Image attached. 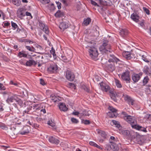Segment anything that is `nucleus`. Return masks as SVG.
<instances>
[{"instance_id": "obj_1", "label": "nucleus", "mask_w": 151, "mask_h": 151, "mask_svg": "<svg viewBox=\"0 0 151 151\" xmlns=\"http://www.w3.org/2000/svg\"><path fill=\"white\" fill-rule=\"evenodd\" d=\"M93 41H92L88 43V47L89 55L93 60H96L98 55L97 50L94 47L95 45L94 43H93Z\"/></svg>"}, {"instance_id": "obj_2", "label": "nucleus", "mask_w": 151, "mask_h": 151, "mask_svg": "<svg viewBox=\"0 0 151 151\" xmlns=\"http://www.w3.org/2000/svg\"><path fill=\"white\" fill-rule=\"evenodd\" d=\"M108 41L107 40H104L103 42V43L100 47L99 50L102 53H109L112 51L111 48V46L110 44L108 43Z\"/></svg>"}, {"instance_id": "obj_3", "label": "nucleus", "mask_w": 151, "mask_h": 151, "mask_svg": "<svg viewBox=\"0 0 151 151\" xmlns=\"http://www.w3.org/2000/svg\"><path fill=\"white\" fill-rule=\"evenodd\" d=\"M121 144H119V145L113 142H111L110 144L106 145V149L107 150H109L110 149H112L115 151H122L120 147Z\"/></svg>"}, {"instance_id": "obj_4", "label": "nucleus", "mask_w": 151, "mask_h": 151, "mask_svg": "<svg viewBox=\"0 0 151 151\" xmlns=\"http://www.w3.org/2000/svg\"><path fill=\"white\" fill-rule=\"evenodd\" d=\"M119 76H121V78L123 81H125L126 83H130L131 80L130 76V72L129 70H127L123 72L121 75L119 74Z\"/></svg>"}, {"instance_id": "obj_5", "label": "nucleus", "mask_w": 151, "mask_h": 151, "mask_svg": "<svg viewBox=\"0 0 151 151\" xmlns=\"http://www.w3.org/2000/svg\"><path fill=\"white\" fill-rule=\"evenodd\" d=\"M124 120L130 124L132 128L134 125L137 124L136 119L134 116L129 115L128 116L125 117L124 118Z\"/></svg>"}, {"instance_id": "obj_6", "label": "nucleus", "mask_w": 151, "mask_h": 151, "mask_svg": "<svg viewBox=\"0 0 151 151\" xmlns=\"http://www.w3.org/2000/svg\"><path fill=\"white\" fill-rule=\"evenodd\" d=\"M65 77L67 79L70 81H73L75 78L74 74L69 70H67L66 71Z\"/></svg>"}, {"instance_id": "obj_7", "label": "nucleus", "mask_w": 151, "mask_h": 151, "mask_svg": "<svg viewBox=\"0 0 151 151\" xmlns=\"http://www.w3.org/2000/svg\"><path fill=\"white\" fill-rule=\"evenodd\" d=\"M18 99V98L16 95L12 94L10 95V102L13 103L12 105L15 108L17 106L16 102Z\"/></svg>"}, {"instance_id": "obj_8", "label": "nucleus", "mask_w": 151, "mask_h": 151, "mask_svg": "<svg viewBox=\"0 0 151 151\" xmlns=\"http://www.w3.org/2000/svg\"><path fill=\"white\" fill-rule=\"evenodd\" d=\"M39 26L41 29L46 34L48 35L49 31L47 27L42 21L39 22Z\"/></svg>"}, {"instance_id": "obj_9", "label": "nucleus", "mask_w": 151, "mask_h": 151, "mask_svg": "<svg viewBox=\"0 0 151 151\" xmlns=\"http://www.w3.org/2000/svg\"><path fill=\"white\" fill-rule=\"evenodd\" d=\"M58 69V66L55 64H52L48 68V71L50 73H53L56 72Z\"/></svg>"}, {"instance_id": "obj_10", "label": "nucleus", "mask_w": 151, "mask_h": 151, "mask_svg": "<svg viewBox=\"0 0 151 151\" xmlns=\"http://www.w3.org/2000/svg\"><path fill=\"white\" fill-rule=\"evenodd\" d=\"M99 84L101 89L103 91L107 92L110 89V87L109 85L103 82H101Z\"/></svg>"}, {"instance_id": "obj_11", "label": "nucleus", "mask_w": 151, "mask_h": 151, "mask_svg": "<svg viewBox=\"0 0 151 151\" xmlns=\"http://www.w3.org/2000/svg\"><path fill=\"white\" fill-rule=\"evenodd\" d=\"M142 75V74H134L132 76V79L134 83L137 82L140 78V77Z\"/></svg>"}, {"instance_id": "obj_12", "label": "nucleus", "mask_w": 151, "mask_h": 151, "mask_svg": "<svg viewBox=\"0 0 151 151\" xmlns=\"http://www.w3.org/2000/svg\"><path fill=\"white\" fill-rule=\"evenodd\" d=\"M11 111L10 110V118H11V119H10V121H11L13 123V124H21V123H18L17 124L16 123L17 121V117L15 115H14V114H12L10 112Z\"/></svg>"}, {"instance_id": "obj_13", "label": "nucleus", "mask_w": 151, "mask_h": 151, "mask_svg": "<svg viewBox=\"0 0 151 151\" xmlns=\"http://www.w3.org/2000/svg\"><path fill=\"white\" fill-rule=\"evenodd\" d=\"M109 56L110 57L109 58V59L108 60V62L110 63H114L116 62L117 63L119 61V60L116 58L113 55H110Z\"/></svg>"}, {"instance_id": "obj_14", "label": "nucleus", "mask_w": 151, "mask_h": 151, "mask_svg": "<svg viewBox=\"0 0 151 151\" xmlns=\"http://www.w3.org/2000/svg\"><path fill=\"white\" fill-rule=\"evenodd\" d=\"M17 16L19 18H22L25 16V14L23 8L19 9L17 11Z\"/></svg>"}, {"instance_id": "obj_15", "label": "nucleus", "mask_w": 151, "mask_h": 151, "mask_svg": "<svg viewBox=\"0 0 151 151\" xmlns=\"http://www.w3.org/2000/svg\"><path fill=\"white\" fill-rule=\"evenodd\" d=\"M133 128L135 129L138 130L142 131L145 132H147L145 128L139 125H137V124H136L135 125H134Z\"/></svg>"}, {"instance_id": "obj_16", "label": "nucleus", "mask_w": 151, "mask_h": 151, "mask_svg": "<svg viewBox=\"0 0 151 151\" xmlns=\"http://www.w3.org/2000/svg\"><path fill=\"white\" fill-rule=\"evenodd\" d=\"M58 106L59 108L61 111L65 112L67 111L68 108L65 103H60Z\"/></svg>"}, {"instance_id": "obj_17", "label": "nucleus", "mask_w": 151, "mask_h": 151, "mask_svg": "<svg viewBox=\"0 0 151 151\" xmlns=\"http://www.w3.org/2000/svg\"><path fill=\"white\" fill-rule=\"evenodd\" d=\"M123 56L127 60H130L132 58L133 55L129 52H124L122 54Z\"/></svg>"}, {"instance_id": "obj_18", "label": "nucleus", "mask_w": 151, "mask_h": 151, "mask_svg": "<svg viewBox=\"0 0 151 151\" xmlns=\"http://www.w3.org/2000/svg\"><path fill=\"white\" fill-rule=\"evenodd\" d=\"M49 141L50 142L56 145L58 144L60 142L59 140L52 136H50L49 137Z\"/></svg>"}, {"instance_id": "obj_19", "label": "nucleus", "mask_w": 151, "mask_h": 151, "mask_svg": "<svg viewBox=\"0 0 151 151\" xmlns=\"http://www.w3.org/2000/svg\"><path fill=\"white\" fill-rule=\"evenodd\" d=\"M111 63L108 64L107 66L108 70L110 72H113L114 70L115 66L114 65V63Z\"/></svg>"}, {"instance_id": "obj_20", "label": "nucleus", "mask_w": 151, "mask_h": 151, "mask_svg": "<svg viewBox=\"0 0 151 151\" xmlns=\"http://www.w3.org/2000/svg\"><path fill=\"white\" fill-rule=\"evenodd\" d=\"M68 27V26L64 22H62L59 25V28L62 31H63L65 29Z\"/></svg>"}, {"instance_id": "obj_21", "label": "nucleus", "mask_w": 151, "mask_h": 151, "mask_svg": "<svg viewBox=\"0 0 151 151\" xmlns=\"http://www.w3.org/2000/svg\"><path fill=\"white\" fill-rule=\"evenodd\" d=\"M124 100L127 101L129 104L133 105V101L130 96L127 95H125L124 96Z\"/></svg>"}, {"instance_id": "obj_22", "label": "nucleus", "mask_w": 151, "mask_h": 151, "mask_svg": "<svg viewBox=\"0 0 151 151\" xmlns=\"http://www.w3.org/2000/svg\"><path fill=\"white\" fill-rule=\"evenodd\" d=\"M97 131L99 135H101L104 139L106 138L107 134L104 131L99 129H97Z\"/></svg>"}, {"instance_id": "obj_23", "label": "nucleus", "mask_w": 151, "mask_h": 151, "mask_svg": "<svg viewBox=\"0 0 151 151\" xmlns=\"http://www.w3.org/2000/svg\"><path fill=\"white\" fill-rule=\"evenodd\" d=\"M131 18L136 22H138L139 21V16L136 14H132L131 16Z\"/></svg>"}, {"instance_id": "obj_24", "label": "nucleus", "mask_w": 151, "mask_h": 151, "mask_svg": "<svg viewBox=\"0 0 151 151\" xmlns=\"http://www.w3.org/2000/svg\"><path fill=\"white\" fill-rule=\"evenodd\" d=\"M37 64V63L34 60H30L26 62V65L27 66H30L32 65H36Z\"/></svg>"}, {"instance_id": "obj_25", "label": "nucleus", "mask_w": 151, "mask_h": 151, "mask_svg": "<svg viewBox=\"0 0 151 151\" xmlns=\"http://www.w3.org/2000/svg\"><path fill=\"white\" fill-rule=\"evenodd\" d=\"M143 71L144 73L148 75L150 74V69L148 66H145L143 68Z\"/></svg>"}, {"instance_id": "obj_26", "label": "nucleus", "mask_w": 151, "mask_h": 151, "mask_svg": "<svg viewBox=\"0 0 151 151\" xmlns=\"http://www.w3.org/2000/svg\"><path fill=\"white\" fill-rule=\"evenodd\" d=\"M63 12H61L60 11L58 10L55 14V16L57 17H62L64 16Z\"/></svg>"}, {"instance_id": "obj_27", "label": "nucleus", "mask_w": 151, "mask_h": 151, "mask_svg": "<svg viewBox=\"0 0 151 151\" xmlns=\"http://www.w3.org/2000/svg\"><path fill=\"white\" fill-rule=\"evenodd\" d=\"M128 33L127 30L125 29H122L120 32V35L123 37H124L127 35Z\"/></svg>"}, {"instance_id": "obj_28", "label": "nucleus", "mask_w": 151, "mask_h": 151, "mask_svg": "<svg viewBox=\"0 0 151 151\" xmlns=\"http://www.w3.org/2000/svg\"><path fill=\"white\" fill-rule=\"evenodd\" d=\"M25 47L27 49V50H29L30 52H35V49L34 47L32 46H29L25 45Z\"/></svg>"}, {"instance_id": "obj_29", "label": "nucleus", "mask_w": 151, "mask_h": 151, "mask_svg": "<svg viewBox=\"0 0 151 151\" xmlns=\"http://www.w3.org/2000/svg\"><path fill=\"white\" fill-rule=\"evenodd\" d=\"M118 115V114L116 112H109L108 113V115L110 117L114 118V117H116Z\"/></svg>"}, {"instance_id": "obj_30", "label": "nucleus", "mask_w": 151, "mask_h": 151, "mask_svg": "<svg viewBox=\"0 0 151 151\" xmlns=\"http://www.w3.org/2000/svg\"><path fill=\"white\" fill-rule=\"evenodd\" d=\"M114 81L116 86L117 87L119 88H121L122 87V85L121 82L119 80L116 78H115L114 79Z\"/></svg>"}, {"instance_id": "obj_31", "label": "nucleus", "mask_w": 151, "mask_h": 151, "mask_svg": "<svg viewBox=\"0 0 151 151\" xmlns=\"http://www.w3.org/2000/svg\"><path fill=\"white\" fill-rule=\"evenodd\" d=\"M136 142L139 145H142L143 143V141L141 137H137L136 139Z\"/></svg>"}, {"instance_id": "obj_32", "label": "nucleus", "mask_w": 151, "mask_h": 151, "mask_svg": "<svg viewBox=\"0 0 151 151\" xmlns=\"http://www.w3.org/2000/svg\"><path fill=\"white\" fill-rule=\"evenodd\" d=\"M18 56L19 58H22V57L27 58V55L26 53H25L23 52H19Z\"/></svg>"}, {"instance_id": "obj_33", "label": "nucleus", "mask_w": 151, "mask_h": 151, "mask_svg": "<svg viewBox=\"0 0 151 151\" xmlns=\"http://www.w3.org/2000/svg\"><path fill=\"white\" fill-rule=\"evenodd\" d=\"M91 21V19L89 18H88L84 20L83 24L85 25H87L90 23Z\"/></svg>"}, {"instance_id": "obj_34", "label": "nucleus", "mask_w": 151, "mask_h": 151, "mask_svg": "<svg viewBox=\"0 0 151 151\" xmlns=\"http://www.w3.org/2000/svg\"><path fill=\"white\" fill-rule=\"evenodd\" d=\"M145 53L144 51H142V53L140 54V55L142 56V59L145 61L146 62H149V61L148 60L147 58L145 57V56L143 54V53Z\"/></svg>"}, {"instance_id": "obj_35", "label": "nucleus", "mask_w": 151, "mask_h": 151, "mask_svg": "<svg viewBox=\"0 0 151 151\" xmlns=\"http://www.w3.org/2000/svg\"><path fill=\"white\" fill-rule=\"evenodd\" d=\"M51 99L52 100L55 102H58L59 101V99L57 97L55 96H52V95L51 96Z\"/></svg>"}, {"instance_id": "obj_36", "label": "nucleus", "mask_w": 151, "mask_h": 151, "mask_svg": "<svg viewBox=\"0 0 151 151\" xmlns=\"http://www.w3.org/2000/svg\"><path fill=\"white\" fill-rule=\"evenodd\" d=\"M50 52L51 54L52 55L54 59L56 58V56L55 53V49L53 48V47H52L51 50H50Z\"/></svg>"}, {"instance_id": "obj_37", "label": "nucleus", "mask_w": 151, "mask_h": 151, "mask_svg": "<svg viewBox=\"0 0 151 151\" xmlns=\"http://www.w3.org/2000/svg\"><path fill=\"white\" fill-rule=\"evenodd\" d=\"M68 87L71 88H73L74 89H76L75 85L73 83H69L67 84Z\"/></svg>"}, {"instance_id": "obj_38", "label": "nucleus", "mask_w": 151, "mask_h": 151, "mask_svg": "<svg viewBox=\"0 0 151 151\" xmlns=\"http://www.w3.org/2000/svg\"><path fill=\"white\" fill-rule=\"evenodd\" d=\"M13 4L17 6H19L20 4L21 1L19 0H12Z\"/></svg>"}, {"instance_id": "obj_39", "label": "nucleus", "mask_w": 151, "mask_h": 151, "mask_svg": "<svg viewBox=\"0 0 151 151\" xmlns=\"http://www.w3.org/2000/svg\"><path fill=\"white\" fill-rule=\"evenodd\" d=\"M11 23L13 29L15 30L16 29L18 28V26L16 23L12 21Z\"/></svg>"}, {"instance_id": "obj_40", "label": "nucleus", "mask_w": 151, "mask_h": 151, "mask_svg": "<svg viewBox=\"0 0 151 151\" xmlns=\"http://www.w3.org/2000/svg\"><path fill=\"white\" fill-rule=\"evenodd\" d=\"M149 78L148 77L146 76L145 77L143 81V83L144 85H146L148 82Z\"/></svg>"}, {"instance_id": "obj_41", "label": "nucleus", "mask_w": 151, "mask_h": 151, "mask_svg": "<svg viewBox=\"0 0 151 151\" xmlns=\"http://www.w3.org/2000/svg\"><path fill=\"white\" fill-rule=\"evenodd\" d=\"M40 105L39 104H34L32 106H31V108H33V109L40 110Z\"/></svg>"}, {"instance_id": "obj_42", "label": "nucleus", "mask_w": 151, "mask_h": 151, "mask_svg": "<svg viewBox=\"0 0 151 151\" xmlns=\"http://www.w3.org/2000/svg\"><path fill=\"white\" fill-rule=\"evenodd\" d=\"M122 132L124 135L126 136L128 135L129 134V131L127 130L122 131Z\"/></svg>"}, {"instance_id": "obj_43", "label": "nucleus", "mask_w": 151, "mask_h": 151, "mask_svg": "<svg viewBox=\"0 0 151 151\" xmlns=\"http://www.w3.org/2000/svg\"><path fill=\"white\" fill-rule=\"evenodd\" d=\"M111 122L113 123V124L115 125L116 127H119V123L118 122L115 120H112Z\"/></svg>"}, {"instance_id": "obj_44", "label": "nucleus", "mask_w": 151, "mask_h": 151, "mask_svg": "<svg viewBox=\"0 0 151 151\" xmlns=\"http://www.w3.org/2000/svg\"><path fill=\"white\" fill-rule=\"evenodd\" d=\"M18 100H17V102H16V104H19L21 106H23V105L24 104L23 101L20 99L18 98Z\"/></svg>"}, {"instance_id": "obj_45", "label": "nucleus", "mask_w": 151, "mask_h": 151, "mask_svg": "<svg viewBox=\"0 0 151 151\" xmlns=\"http://www.w3.org/2000/svg\"><path fill=\"white\" fill-rule=\"evenodd\" d=\"M61 60L65 63H67L68 62V60L66 58L65 56H62Z\"/></svg>"}, {"instance_id": "obj_46", "label": "nucleus", "mask_w": 151, "mask_h": 151, "mask_svg": "<svg viewBox=\"0 0 151 151\" xmlns=\"http://www.w3.org/2000/svg\"><path fill=\"white\" fill-rule=\"evenodd\" d=\"M82 88L84 91L88 93L90 92V90L86 86L83 85L82 86Z\"/></svg>"}, {"instance_id": "obj_47", "label": "nucleus", "mask_w": 151, "mask_h": 151, "mask_svg": "<svg viewBox=\"0 0 151 151\" xmlns=\"http://www.w3.org/2000/svg\"><path fill=\"white\" fill-rule=\"evenodd\" d=\"M36 47L37 48V50L38 51L40 52L42 50L43 48L41 46L38 45H35Z\"/></svg>"}, {"instance_id": "obj_48", "label": "nucleus", "mask_w": 151, "mask_h": 151, "mask_svg": "<svg viewBox=\"0 0 151 151\" xmlns=\"http://www.w3.org/2000/svg\"><path fill=\"white\" fill-rule=\"evenodd\" d=\"M71 121L73 123L75 124H77L79 122L78 120L74 118H71Z\"/></svg>"}, {"instance_id": "obj_49", "label": "nucleus", "mask_w": 151, "mask_h": 151, "mask_svg": "<svg viewBox=\"0 0 151 151\" xmlns=\"http://www.w3.org/2000/svg\"><path fill=\"white\" fill-rule=\"evenodd\" d=\"M48 7L49 9L51 11H53L55 10V7L54 5V4H52L51 5H49L48 6Z\"/></svg>"}, {"instance_id": "obj_50", "label": "nucleus", "mask_w": 151, "mask_h": 151, "mask_svg": "<svg viewBox=\"0 0 151 151\" xmlns=\"http://www.w3.org/2000/svg\"><path fill=\"white\" fill-rule=\"evenodd\" d=\"M110 96L111 98L113 99L114 101H116V98L114 94L111 93Z\"/></svg>"}, {"instance_id": "obj_51", "label": "nucleus", "mask_w": 151, "mask_h": 151, "mask_svg": "<svg viewBox=\"0 0 151 151\" xmlns=\"http://www.w3.org/2000/svg\"><path fill=\"white\" fill-rule=\"evenodd\" d=\"M100 3L101 4L104 5H108L107 2L106 1H104V0H99Z\"/></svg>"}, {"instance_id": "obj_52", "label": "nucleus", "mask_w": 151, "mask_h": 151, "mask_svg": "<svg viewBox=\"0 0 151 151\" xmlns=\"http://www.w3.org/2000/svg\"><path fill=\"white\" fill-rule=\"evenodd\" d=\"M10 85H14L17 86H18V83L15 81H10Z\"/></svg>"}, {"instance_id": "obj_53", "label": "nucleus", "mask_w": 151, "mask_h": 151, "mask_svg": "<svg viewBox=\"0 0 151 151\" xmlns=\"http://www.w3.org/2000/svg\"><path fill=\"white\" fill-rule=\"evenodd\" d=\"M143 9L144 12H145L146 14L148 15H149L150 14V11L147 8L145 7H143Z\"/></svg>"}, {"instance_id": "obj_54", "label": "nucleus", "mask_w": 151, "mask_h": 151, "mask_svg": "<svg viewBox=\"0 0 151 151\" xmlns=\"http://www.w3.org/2000/svg\"><path fill=\"white\" fill-rule=\"evenodd\" d=\"M40 1L43 4H46L49 3L50 0H40Z\"/></svg>"}, {"instance_id": "obj_55", "label": "nucleus", "mask_w": 151, "mask_h": 151, "mask_svg": "<svg viewBox=\"0 0 151 151\" xmlns=\"http://www.w3.org/2000/svg\"><path fill=\"white\" fill-rule=\"evenodd\" d=\"M108 109L109 110L111 111V112H116V110L112 106H109Z\"/></svg>"}, {"instance_id": "obj_56", "label": "nucleus", "mask_w": 151, "mask_h": 151, "mask_svg": "<svg viewBox=\"0 0 151 151\" xmlns=\"http://www.w3.org/2000/svg\"><path fill=\"white\" fill-rule=\"evenodd\" d=\"M47 124L52 127H53L55 126V123L53 122L52 121H49L47 122Z\"/></svg>"}, {"instance_id": "obj_57", "label": "nucleus", "mask_w": 151, "mask_h": 151, "mask_svg": "<svg viewBox=\"0 0 151 151\" xmlns=\"http://www.w3.org/2000/svg\"><path fill=\"white\" fill-rule=\"evenodd\" d=\"M56 4H57V6L58 9H60L61 8V3L59 1H56Z\"/></svg>"}, {"instance_id": "obj_58", "label": "nucleus", "mask_w": 151, "mask_h": 151, "mask_svg": "<svg viewBox=\"0 0 151 151\" xmlns=\"http://www.w3.org/2000/svg\"><path fill=\"white\" fill-rule=\"evenodd\" d=\"M10 134L12 136V138H15V136H13L14 135H15V133L13 131V130L12 129H11V130H10Z\"/></svg>"}, {"instance_id": "obj_59", "label": "nucleus", "mask_w": 151, "mask_h": 151, "mask_svg": "<svg viewBox=\"0 0 151 151\" xmlns=\"http://www.w3.org/2000/svg\"><path fill=\"white\" fill-rule=\"evenodd\" d=\"M122 114L123 115V118L124 119V118L125 117L128 116L129 115H128L127 113L125 112H122Z\"/></svg>"}, {"instance_id": "obj_60", "label": "nucleus", "mask_w": 151, "mask_h": 151, "mask_svg": "<svg viewBox=\"0 0 151 151\" xmlns=\"http://www.w3.org/2000/svg\"><path fill=\"white\" fill-rule=\"evenodd\" d=\"M90 1L92 5H94V6H99L98 5H97V3L96 2L93 1V0H90Z\"/></svg>"}, {"instance_id": "obj_61", "label": "nucleus", "mask_w": 151, "mask_h": 151, "mask_svg": "<svg viewBox=\"0 0 151 151\" xmlns=\"http://www.w3.org/2000/svg\"><path fill=\"white\" fill-rule=\"evenodd\" d=\"M40 84L42 85H44L45 84V83L44 80L42 79H40Z\"/></svg>"}, {"instance_id": "obj_62", "label": "nucleus", "mask_w": 151, "mask_h": 151, "mask_svg": "<svg viewBox=\"0 0 151 151\" xmlns=\"http://www.w3.org/2000/svg\"><path fill=\"white\" fill-rule=\"evenodd\" d=\"M89 144L90 145L94 146V147H95L96 145V143L92 141L90 142H89Z\"/></svg>"}, {"instance_id": "obj_63", "label": "nucleus", "mask_w": 151, "mask_h": 151, "mask_svg": "<svg viewBox=\"0 0 151 151\" xmlns=\"http://www.w3.org/2000/svg\"><path fill=\"white\" fill-rule=\"evenodd\" d=\"M29 132V131L28 130H27L26 131L23 130L21 132V134H25L27 133H28Z\"/></svg>"}, {"instance_id": "obj_64", "label": "nucleus", "mask_w": 151, "mask_h": 151, "mask_svg": "<svg viewBox=\"0 0 151 151\" xmlns=\"http://www.w3.org/2000/svg\"><path fill=\"white\" fill-rule=\"evenodd\" d=\"M83 123L85 124H90V121L87 120H86L83 121Z\"/></svg>"}]
</instances>
